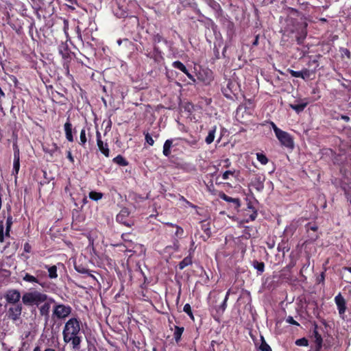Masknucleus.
<instances>
[{
    "instance_id": "obj_59",
    "label": "nucleus",
    "mask_w": 351,
    "mask_h": 351,
    "mask_svg": "<svg viewBox=\"0 0 351 351\" xmlns=\"http://www.w3.org/2000/svg\"><path fill=\"white\" fill-rule=\"evenodd\" d=\"M227 301H228V300L224 299L222 304L219 306V309L221 310L222 312H223L226 308Z\"/></svg>"
},
{
    "instance_id": "obj_12",
    "label": "nucleus",
    "mask_w": 351,
    "mask_h": 351,
    "mask_svg": "<svg viewBox=\"0 0 351 351\" xmlns=\"http://www.w3.org/2000/svg\"><path fill=\"white\" fill-rule=\"evenodd\" d=\"M5 298L6 301L10 304H14L19 301L21 298V293L16 290H9L7 291Z\"/></svg>"
},
{
    "instance_id": "obj_5",
    "label": "nucleus",
    "mask_w": 351,
    "mask_h": 351,
    "mask_svg": "<svg viewBox=\"0 0 351 351\" xmlns=\"http://www.w3.org/2000/svg\"><path fill=\"white\" fill-rule=\"evenodd\" d=\"M275 135L282 146L289 149H293L294 148L293 138L289 133L281 130Z\"/></svg>"
},
{
    "instance_id": "obj_29",
    "label": "nucleus",
    "mask_w": 351,
    "mask_h": 351,
    "mask_svg": "<svg viewBox=\"0 0 351 351\" xmlns=\"http://www.w3.org/2000/svg\"><path fill=\"white\" fill-rule=\"evenodd\" d=\"M45 268L48 270L49 277L51 279L56 278L58 277L57 267L56 265L48 266L45 265Z\"/></svg>"
},
{
    "instance_id": "obj_52",
    "label": "nucleus",
    "mask_w": 351,
    "mask_h": 351,
    "mask_svg": "<svg viewBox=\"0 0 351 351\" xmlns=\"http://www.w3.org/2000/svg\"><path fill=\"white\" fill-rule=\"evenodd\" d=\"M195 248H196V247L195 246V242H194L193 240H192L191 242L190 248H189V250L188 251V253H189L188 255L193 256Z\"/></svg>"
},
{
    "instance_id": "obj_39",
    "label": "nucleus",
    "mask_w": 351,
    "mask_h": 351,
    "mask_svg": "<svg viewBox=\"0 0 351 351\" xmlns=\"http://www.w3.org/2000/svg\"><path fill=\"white\" fill-rule=\"evenodd\" d=\"M256 158L263 165H266L269 161L267 157L262 153H257Z\"/></svg>"
},
{
    "instance_id": "obj_22",
    "label": "nucleus",
    "mask_w": 351,
    "mask_h": 351,
    "mask_svg": "<svg viewBox=\"0 0 351 351\" xmlns=\"http://www.w3.org/2000/svg\"><path fill=\"white\" fill-rule=\"evenodd\" d=\"M277 250L278 252H282L285 255V252H287L290 250V247L288 244V240L282 239V241L278 245Z\"/></svg>"
},
{
    "instance_id": "obj_44",
    "label": "nucleus",
    "mask_w": 351,
    "mask_h": 351,
    "mask_svg": "<svg viewBox=\"0 0 351 351\" xmlns=\"http://www.w3.org/2000/svg\"><path fill=\"white\" fill-rule=\"evenodd\" d=\"M145 135V139L146 143H147L149 145L152 146L154 144V141L152 138V136L149 134V132H143Z\"/></svg>"
},
{
    "instance_id": "obj_64",
    "label": "nucleus",
    "mask_w": 351,
    "mask_h": 351,
    "mask_svg": "<svg viewBox=\"0 0 351 351\" xmlns=\"http://www.w3.org/2000/svg\"><path fill=\"white\" fill-rule=\"evenodd\" d=\"M23 250L26 252H29L31 250V246L28 243H25L23 245Z\"/></svg>"
},
{
    "instance_id": "obj_47",
    "label": "nucleus",
    "mask_w": 351,
    "mask_h": 351,
    "mask_svg": "<svg viewBox=\"0 0 351 351\" xmlns=\"http://www.w3.org/2000/svg\"><path fill=\"white\" fill-rule=\"evenodd\" d=\"M175 236L178 238H181L184 234V229L180 226H176Z\"/></svg>"
},
{
    "instance_id": "obj_30",
    "label": "nucleus",
    "mask_w": 351,
    "mask_h": 351,
    "mask_svg": "<svg viewBox=\"0 0 351 351\" xmlns=\"http://www.w3.org/2000/svg\"><path fill=\"white\" fill-rule=\"evenodd\" d=\"M113 162L120 166L125 167L128 165V162L121 155H118L113 158Z\"/></svg>"
},
{
    "instance_id": "obj_49",
    "label": "nucleus",
    "mask_w": 351,
    "mask_h": 351,
    "mask_svg": "<svg viewBox=\"0 0 351 351\" xmlns=\"http://www.w3.org/2000/svg\"><path fill=\"white\" fill-rule=\"evenodd\" d=\"M63 31L66 36V38L69 37V33H68V30H69V21L66 19H63Z\"/></svg>"
},
{
    "instance_id": "obj_19",
    "label": "nucleus",
    "mask_w": 351,
    "mask_h": 351,
    "mask_svg": "<svg viewBox=\"0 0 351 351\" xmlns=\"http://www.w3.org/2000/svg\"><path fill=\"white\" fill-rule=\"evenodd\" d=\"M184 328L182 326H174L173 338L176 343H179L181 340L182 335L184 332Z\"/></svg>"
},
{
    "instance_id": "obj_26",
    "label": "nucleus",
    "mask_w": 351,
    "mask_h": 351,
    "mask_svg": "<svg viewBox=\"0 0 351 351\" xmlns=\"http://www.w3.org/2000/svg\"><path fill=\"white\" fill-rule=\"evenodd\" d=\"M252 266L257 270L258 274H262L265 271V263L256 260L252 261Z\"/></svg>"
},
{
    "instance_id": "obj_50",
    "label": "nucleus",
    "mask_w": 351,
    "mask_h": 351,
    "mask_svg": "<svg viewBox=\"0 0 351 351\" xmlns=\"http://www.w3.org/2000/svg\"><path fill=\"white\" fill-rule=\"evenodd\" d=\"M286 322L288 323V324H290L291 325H294V326H299L300 324L298 322H296L293 317L291 316H288L287 318H286Z\"/></svg>"
},
{
    "instance_id": "obj_63",
    "label": "nucleus",
    "mask_w": 351,
    "mask_h": 351,
    "mask_svg": "<svg viewBox=\"0 0 351 351\" xmlns=\"http://www.w3.org/2000/svg\"><path fill=\"white\" fill-rule=\"evenodd\" d=\"M193 82H196V80L195 78V77L191 75L189 70L186 71V73H184Z\"/></svg>"
},
{
    "instance_id": "obj_55",
    "label": "nucleus",
    "mask_w": 351,
    "mask_h": 351,
    "mask_svg": "<svg viewBox=\"0 0 351 351\" xmlns=\"http://www.w3.org/2000/svg\"><path fill=\"white\" fill-rule=\"evenodd\" d=\"M129 235L130 233H123L121 235V239L123 241L131 243L132 241L129 239Z\"/></svg>"
},
{
    "instance_id": "obj_1",
    "label": "nucleus",
    "mask_w": 351,
    "mask_h": 351,
    "mask_svg": "<svg viewBox=\"0 0 351 351\" xmlns=\"http://www.w3.org/2000/svg\"><path fill=\"white\" fill-rule=\"evenodd\" d=\"M81 322L79 319L72 317L64 324L62 335L65 343H70L73 349H79L82 342Z\"/></svg>"
},
{
    "instance_id": "obj_9",
    "label": "nucleus",
    "mask_w": 351,
    "mask_h": 351,
    "mask_svg": "<svg viewBox=\"0 0 351 351\" xmlns=\"http://www.w3.org/2000/svg\"><path fill=\"white\" fill-rule=\"evenodd\" d=\"M335 302L337 305L339 314L341 317L343 318L345 313L347 309L346 302L344 298L342 296L341 293L337 295L335 298Z\"/></svg>"
},
{
    "instance_id": "obj_34",
    "label": "nucleus",
    "mask_w": 351,
    "mask_h": 351,
    "mask_svg": "<svg viewBox=\"0 0 351 351\" xmlns=\"http://www.w3.org/2000/svg\"><path fill=\"white\" fill-rule=\"evenodd\" d=\"M89 198L93 201H98L104 197V194L101 192L92 191L88 194Z\"/></svg>"
},
{
    "instance_id": "obj_18",
    "label": "nucleus",
    "mask_w": 351,
    "mask_h": 351,
    "mask_svg": "<svg viewBox=\"0 0 351 351\" xmlns=\"http://www.w3.org/2000/svg\"><path fill=\"white\" fill-rule=\"evenodd\" d=\"M234 84L232 82L229 80L227 83L226 87H223L221 90L223 95L228 99L232 98V94H233L232 87Z\"/></svg>"
},
{
    "instance_id": "obj_24",
    "label": "nucleus",
    "mask_w": 351,
    "mask_h": 351,
    "mask_svg": "<svg viewBox=\"0 0 351 351\" xmlns=\"http://www.w3.org/2000/svg\"><path fill=\"white\" fill-rule=\"evenodd\" d=\"M87 141H88V138L86 136V130L85 128H84L80 131L79 144L82 147L86 148V145Z\"/></svg>"
},
{
    "instance_id": "obj_3",
    "label": "nucleus",
    "mask_w": 351,
    "mask_h": 351,
    "mask_svg": "<svg viewBox=\"0 0 351 351\" xmlns=\"http://www.w3.org/2000/svg\"><path fill=\"white\" fill-rule=\"evenodd\" d=\"M47 299V295L38 291H29L23 293V304L38 306L45 302Z\"/></svg>"
},
{
    "instance_id": "obj_33",
    "label": "nucleus",
    "mask_w": 351,
    "mask_h": 351,
    "mask_svg": "<svg viewBox=\"0 0 351 351\" xmlns=\"http://www.w3.org/2000/svg\"><path fill=\"white\" fill-rule=\"evenodd\" d=\"M172 66L175 69H177L181 71L184 73H186V71H188L186 66L182 62H180L179 60L174 61L172 63Z\"/></svg>"
},
{
    "instance_id": "obj_6",
    "label": "nucleus",
    "mask_w": 351,
    "mask_h": 351,
    "mask_svg": "<svg viewBox=\"0 0 351 351\" xmlns=\"http://www.w3.org/2000/svg\"><path fill=\"white\" fill-rule=\"evenodd\" d=\"M71 311L72 308L69 305L56 304L53 310V315L60 319H64L71 314Z\"/></svg>"
},
{
    "instance_id": "obj_23",
    "label": "nucleus",
    "mask_w": 351,
    "mask_h": 351,
    "mask_svg": "<svg viewBox=\"0 0 351 351\" xmlns=\"http://www.w3.org/2000/svg\"><path fill=\"white\" fill-rule=\"evenodd\" d=\"M40 313L42 316H45L46 319H48L50 311V304L45 302L39 308Z\"/></svg>"
},
{
    "instance_id": "obj_25",
    "label": "nucleus",
    "mask_w": 351,
    "mask_h": 351,
    "mask_svg": "<svg viewBox=\"0 0 351 351\" xmlns=\"http://www.w3.org/2000/svg\"><path fill=\"white\" fill-rule=\"evenodd\" d=\"M216 130H217L216 126L213 127L209 130L208 134L205 138V142L206 143V144L210 145L214 141Z\"/></svg>"
},
{
    "instance_id": "obj_17",
    "label": "nucleus",
    "mask_w": 351,
    "mask_h": 351,
    "mask_svg": "<svg viewBox=\"0 0 351 351\" xmlns=\"http://www.w3.org/2000/svg\"><path fill=\"white\" fill-rule=\"evenodd\" d=\"M75 269L80 274H87L88 276H90L93 280H97L95 276L91 274V271L89 270L87 267L84 266L82 264H77L75 263L74 265Z\"/></svg>"
},
{
    "instance_id": "obj_45",
    "label": "nucleus",
    "mask_w": 351,
    "mask_h": 351,
    "mask_svg": "<svg viewBox=\"0 0 351 351\" xmlns=\"http://www.w3.org/2000/svg\"><path fill=\"white\" fill-rule=\"evenodd\" d=\"M257 216H258L257 210H254V212H252V214H250L249 215V217L245 219V221L246 223H248L250 221H253L256 219Z\"/></svg>"
},
{
    "instance_id": "obj_14",
    "label": "nucleus",
    "mask_w": 351,
    "mask_h": 351,
    "mask_svg": "<svg viewBox=\"0 0 351 351\" xmlns=\"http://www.w3.org/2000/svg\"><path fill=\"white\" fill-rule=\"evenodd\" d=\"M305 228L307 232H313V235L308 236V240L311 242L315 241L319 238V234H317L318 226L315 223L313 224L309 222L306 224Z\"/></svg>"
},
{
    "instance_id": "obj_15",
    "label": "nucleus",
    "mask_w": 351,
    "mask_h": 351,
    "mask_svg": "<svg viewBox=\"0 0 351 351\" xmlns=\"http://www.w3.org/2000/svg\"><path fill=\"white\" fill-rule=\"evenodd\" d=\"M64 130L66 140L69 142L73 143L74 141V137L73 134L72 124L69 121V118L67 119L66 122L64 125Z\"/></svg>"
},
{
    "instance_id": "obj_27",
    "label": "nucleus",
    "mask_w": 351,
    "mask_h": 351,
    "mask_svg": "<svg viewBox=\"0 0 351 351\" xmlns=\"http://www.w3.org/2000/svg\"><path fill=\"white\" fill-rule=\"evenodd\" d=\"M307 105V102H303L298 104H291L290 108L294 110L297 113H300L304 110Z\"/></svg>"
},
{
    "instance_id": "obj_20",
    "label": "nucleus",
    "mask_w": 351,
    "mask_h": 351,
    "mask_svg": "<svg viewBox=\"0 0 351 351\" xmlns=\"http://www.w3.org/2000/svg\"><path fill=\"white\" fill-rule=\"evenodd\" d=\"M99 151L106 156L108 157L110 155V149L108 143H104L103 141H99L97 143Z\"/></svg>"
},
{
    "instance_id": "obj_7",
    "label": "nucleus",
    "mask_w": 351,
    "mask_h": 351,
    "mask_svg": "<svg viewBox=\"0 0 351 351\" xmlns=\"http://www.w3.org/2000/svg\"><path fill=\"white\" fill-rule=\"evenodd\" d=\"M130 214V212L128 208H123L116 217L117 221L127 227H131L134 225V223L129 219Z\"/></svg>"
},
{
    "instance_id": "obj_21",
    "label": "nucleus",
    "mask_w": 351,
    "mask_h": 351,
    "mask_svg": "<svg viewBox=\"0 0 351 351\" xmlns=\"http://www.w3.org/2000/svg\"><path fill=\"white\" fill-rule=\"evenodd\" d=\"M193 263V256H187L184 259L180 261L178 264V268L180 270L184 269L186 267L192 265Z\"/></svg>"
},
{
    "instance_id": "obj_40",
    "label": "nucleus",
    "mask_w": 351,
    "mask_h": 351,
    "mask_svg": "<svg viewBox=\"0 0 351 351\" xmlns=\"http://www.w3.org/2000/svg\"><path fill=\"white\" fill-rule=\"evenodd\" d=\"M295 343L298 346H308V341L306 337H302V338L297 339L295 341Z\"/></svg>"
},
{
    "instance_id": "obj_16",
    "label": "nucleus",
    "mask_w": 351,
    "mask_h": 351,
    "mask_svg": "<svg viewBox=\"0 0 351 351\" xmlns=\"http://www.w3.org/2000/svg\"><path fill=\"white\" fill-rule=\"evenodd\" d=\"M21 314V307L19 305H13L9 308L8 316L13 320L19 319Z\"/></svg>"
},
{
    "instance_id": "obj_41",
    "label": "nucleus",
    "mask_w": 351,
    "mask_h": 351,
    "mask_svg": "<svg viewBox=\"0 0 351 351\" xmlns=\"http://www.w3.org/2000/svg\"><path fill=\"white\" fill-rule=\"evenodd\" d=\"M153 41L154 43H159L160 42H164L167 43V40L162 37L160 34H156L153 36Z\"/></svg>"
},
{
    "instance_id": "obj_51",
    "label": "nucleus",
    "mask_w": 351,
    "mask_h": 351,
    "mask_svg": "<svg viewBox=\"0 0 351 351\" xmlns=\"http://www.w3.org/2000/svg\"><path fill=\"white\" fill-rule=\"evenodd\" d=\"M214 57L213 58V61L219 60L220 58V53L219 49L215 45L213 47Z\"/></svg>"
},
{
    "instance_id": "obj_36",
    "label": "nucleus",
    "mask_w": 351,
    "mask_h": 351,
    "mask_svg": "<svg viewBox=\"0 0 351 351\" xmlns=\"http://www.w3.org/2000/svg\"><path fill=\"white\" fill-rule=\"evenodd\" d=\"M202 230L204 231V232L206 235V238H204V240L206 241L211 236V230L210 228V224L208 223H203L202 225Z\"/></svg>"
},
{
    "instance_id": "obj_8",
    "label": "nucleus",
    "mask_w": 351,
    "mask_h": 351,
    "mask_svg": "<svg viewBox=\"0 0 351 351\" xmlns=\"http://www.w3.org/2000/svg\"><path fill=\"white\" fill-rule=\"evenodd\" d=\"M14 149V160H13V171L12 175L14 176V182L16 183L17 176L19 170H20V149L19 146L14 143L13 145Z\"/></svg>"
},
{
    "instance_id": "obj_48",
    "label": "nucleus",
    "mask_w": 351,
    "mask_h": 351,
    "mask_svg": "<svg viewBox=\"0 0 351 351\" xmlns=\"http://www.w3.org/2000/svg\"><path fill=\"white\" fill-rule=\"evenodd\" d=\"M287 71L291 74V75L292 77H300L302 78V74L301 73V71H293L292 69H289L287 70Z\"/></svg>"
},
{
    "instance_id": "obj_13",
    "label": "nucleus",
    "mask_w": 351,
    "mask_h": 351,
    "mask_svg": "<svg viewBox=\"0 0 351 351\" xmlns=\"http://www.w3.org/2000/svg\"><path fill=\"white\" fill-rule=\"evenodd\" d=\"M311 64H315L316 66L314 70H309L308 69H303L302 71H301V73L302 74V79H303L304 80H308L310 79L311 77V75L312 74H315V71H316V68L319 66V64H318V61L315 59L311 60V61H309V62L308 63V65L310 66Z\"/></svg>"
},
{
    "instance_id": "obj_53",
    "label": "nucleus",
    "mask_w": 351,
    "mask_h": 351,
    "mask_svg": "<svg viewBox=\"0 0 351 351\" xmlns=\"http://www.w3.org/2000/svg\"><path fill=\"white\" fill-rule=\"evenodd\" d=\"M234 173H235V171H231V170L226 171L222 175L223 180H228L229 178V176H233L234 174Z\"/></svg>"
},
{
    "instance_id": "obj_37",
    "label": "nucleus",
    "mask_w": 351,
    "mask_h": 351,
    "mask_svg": "<svg viewBox=\"0 0 351 351\" xmlns=\"http://www.w3.org/2000/svg\"><path fill=\"white\" fill-rule=\"evenodd\" d=\"M183 311L189 315V317L191 318V319L194 321L195 318H194V316L193 314L191 306L189 304H184V308H183Z\"/></svg>"
},
{
    "instance_id": "obj_35",
    "label": "nucleus",
    "mask_w": 351,
    "mask_h": 351,
    "mask_svg": "<svg viewBox=\"0 0 351 351\" xmlns=\"http://www.w3.org/2000/svg\"><path fill=\"white\" fill-rule=\"evenodd\" d=\"M342 190L344 192V195L347 201L351 202V186L349 185H344L341 186Z\"/></svg>"
},
{
    "instance_id": "obj_60",
    "label": "nucleus",
    "mask_w": 351,
    "mask_h": 351,
    "mask_svg": "<svg viewBox=\"0 0 351 351\" xmlns=\"http://www.w3.org/2000/svg\"><path fill=\"white\" fill-rule=\"evenodd\" d=\"M315 343V346L314 351H320L323 346V342H317V343Z\"/></svg>"
},
{
    "instance_id": "obj_4",
    "label": "nucleus",
    "mask_w": 351,
    "mask_h": 351,
    "mask_svg": "<svg viewBox=\"0 0 351 351\" xmlns=\"http://www.w3.org/2000/svg\"><path fill=\"white\" fill-rule=\"evenodd\" d=\"M180 141H185L189 143L187 140L182 138L176 139L170 138L166 140L163 145V155L166 157H169L171 154V149H173V152H176L177 150V147L180 146Z\"/></svg>"
},
{
    "instance_id": "obj_32",
    "label": "nucleus",
    "mask_w": 351,
    "mask_h": 351,
    "mask_svg": "<svg viewBox=\"0 0 351 351\" xmlns=\"http://www.w3.org/2000/svg\"><path fill=\"white\" fill-rule=\"evenodd\" d=\"M23 280L25 282L32 283L34 285H35V284L41 285L39 282V280L37 278H36L35 276L30 275L29 274H27V273H26L25 274V276H23Z\"/></svg>"
},
{
    "instance_id": "obj_43",
    "label": "nucleus",
    "mask_w": 351,
    "mask_h": 351,
    "mask_svg": "<svg viewBox=\"0 0 351 351\" xmlns=\"http://www.w3.org/2000/svg\"><path fill=\"white\" fill-rule=\"evenodd\" d=\"M208 5L215 10H221L219 3L215 0H209Z\"/></svg>"
},
{
    "instance_id": "obj_54",
    "label": "nucleus",
    "mask_w": 351,
    "mask_h": 351,
    "mask_svg": "<svg viewBox=\"0 0 351 351\" xmlns=\"http://www.w3.org/2000/svg\"><path fill=\"white\" fill-rule=\"evenodd\" d=\"M208 191L213 195H216V190L215 189L214 184L212 181H210V184L207 185Z\"/></svg>"
},
{
    "instance_id": "obj_2",
    "label": "nucleus",
    "mask_w": 351,
    "mask_h": 351,
    "mask_svg": "<svg viewBox=\"0 0 351 351\" xmlns=\"http://www.w3.org/2000/svg\"><path fill=\"white\" fill-rule=\"evenodd\" d=\"M307 26L305 17L301 16L298 18L289 17L287 20L285 32L294 34L298 45H302L307 36Z\"/></svg>"
},
{
    "instance_id": "obj_57",
    "label": "nucleus",
    "mask_w": 351,
    "mask_h": 351,
    "mask_svg": "<svg viewBox=\"0 0 351 351\" xmlns=\"http://www.w3.org/2000/svg\"><path fill=\"white\" fill-rule=\"evenodd\" d=\"M270 125H271V128H272L275 134H277L280 130H281V129L278 128L277 125L273 121L270 122Z\"/></svg>"
},
{
    "instance_id": "obj_31",
    "label": "nucleus",
    "mask_w": 351,
    "mask_h": 351,
    "mask_svg": "<svg viewBox=\"0 0 351 351\" xmlns=\"http://www.w3.org/2000/svg\"><path fill=\"white\" fill-rule=\"evenodd\" d=\"M59 53L61 54L62 58L69 59L70 58V51L67 46L62 45L59 47Z\"/></svg>"
},
{
    "instance_id": "obj_56",
    "label": "nucleus",
    "mask_w": 351,
    "mask_h": 351,
    "mask_svg": "<svg viewBox=\"0 0 351 351\" xmlns=\"http://www.w3.org/2000/svg\"><path fill=\"white\" fill-rule=\"evenodd\" d=\"M335 119L337 120H339V119H341L346 122H348L350 121V117L348 116L344 115V114H341V115L335 117Z\"/></svg>"
},
{
    "instance_id": "obj_62",
    "label": "nucleus",
    "mask_w": 351,
    "mask_h": 351,
    "mask_svg": "<svg viewBox=\"0 0 351 351\" xmlns=\"http://www.w3.org/2000/svg\"><path fill=\"white\" fill-rule=\"evenodd\" d=\"M67 158L71 163H74V158L72 156L71 152L70 150L67 151Z\"/></svg>"
},
{
    "instance_id": "obj_58",
    "label": "nucleus",
    "mask_w": 351,
    "mask_h": 351,
    "mask_svg": "<svg viewBox=\"0 0 351 351\" xmlns=\"http://www.w3.org/2000/svg\"><path fill=\"white\" fill-rule=\"evenodd\" d=\"M341 51H342L343 55L347 56L348 58H350L351 53H350V50L348 49H346V48L342 49Z\"/></svg>"
},
{
    "instance_id": "obj_10",
    "label": "nucleus",
    "mask_w": 351,
    "mask_h": 351,
    "mask_svg": "<svg viewBox=\"0 0 351 351\" xmlns=\"http://www.w3.org/2000/svg\"><path fill=\"white\" fill-rule=\"evenodd\" d=\"M218 195H219L220 199L226 201V202L232 203V205H233V207H234V208L235 210H238L239 208H240V206H241V200H240L239 198L231 197L227 195L223 191L219 192Z\"/></svg>"
},
{
    "instance_id": "obj_38",
    "label": "nucleus",
    "mask_w": 351,
    "mask_h": 351,
    "mask_svg": "<svg viewBox=\"0 0 351 351\" xmlns=\"http://www.w3.org/2000/svg\"><path fill=\"white\" fill-rule=\"evenodd\" d=\"M259 349L261 351H272L271 347L269 346V344L267 343V342L265 341L263 337H261V343L259 346Z\"/></svg>"
},
{
    "instance_id": "obj_42",
    "label": "nucleus",
    "mask_w": 351,
    "mask_h": 351,
    "mask_svg": "<svg viewBox=\"0 0 351 351\" xmlns=\"http://www.w3.org/2000/svg\"><path fill=\"white\" fill-rule=\"evenodd\" d=\"M255 232L256 233L257 231L254 229L252 226H246L244 230V233L245 234H248L249 237H254L255 234Z\"/></svg>"
},
{
    "instance_id": "obj_28",
    "label": "nucleus",
    "mask_w": 351,
    "mask_h": 351,
    "mask_svg": "<svg viewBox=\"0 0 351 351\" xmlns=\"http://www.w3.org/2000/svg\"><path fill=\"white\" fill-rule=\"evenodd\" d=\"M318 326L316 323L314 324V328L312 333V337L315 338V343L323 342L322 335L318 332Z\"/></svg>"
},
{
    "instance_id": "obj_11",
    "label": "nucleus",
    "mask_w": 351,
    "mask_h": 351,
    "mask_svg": "<svg viewBox=\"0 0 351 351\" xmlns=\"http://www.w3.org/2000/svg\"><path fill=\"white\" fill-rule=\"evenodd\" d=\"M265 177L263 175H256L252 180V186L258 192H261L264 189V182Z\"/></svg>"
},
{
    "instance_id": "obj_46",
    "label": "nucleus",
    "mask_w": 351,
    "mask_h": 351,
    "mask_svg": "<svg viewBox=\"0 0 351 351\" xmlns=\"http://www.w3.org/2000/svg\"><path fill=\"white\" fill-rule=\"evenodd\" d=\"M257 216H258L257 210H254V212H252V214H250L249 215V217L245 219V221L246 223H248L250 221H253L256 219Z\"/></svg>"
},
{
    "instance_id": "obj_61",
    "label": "nucleus",
    "mask_w": 351,
    "mask_h": 351,
    "mask_svg": "<svg viewBox=\"0 0 351 351\" xmlns=\"http://www.w3.org/2000/svg\"><path fill=\"white\" fill-rule=\"evenodd\" d=\"M31 1H32V3L29 2V3L32 6V8L34 10H37L38 8L39 7V5L37 3V0H31Z\"/></svg>"
}]
</instances>
